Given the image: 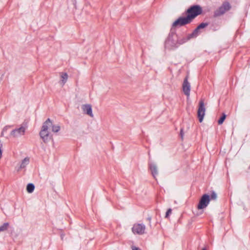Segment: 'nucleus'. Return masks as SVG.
<instances>
[{"label": "nucleus", "instance_id": "nucleus-1", "mask_svg": "<svg viewBox=\"0 0 250 250\" xmlns=\"http://www.w3.org/2000/svg\"><path fill=\"white\" fill-rule=\"evenodd\" d=\"M60 129V126L54 123L50 119H47L43 124L40 132V136L42 140L45 143H48L52 140L51 131L54 133L58 132Z\"/></svg>", "mask_w": 250, "mask_h": 250}, {"label": "nucleus", "instance_id": "nucleus-2", "mask_svg": "<svg viewBox=\"0 0 250 250\" xmlns=\"http://www.w3.org/2000/svg\"><path fill=\"white\" fill-rule=\"evenodd\" d=\"M202 8L199 5L191 6L187 10V16L191 21L193 19L202 13Z\"/></svg>", "mask_w": 250, "mask_h": 250}, {"label": "nucleus", "instance_id": "nucleus-3", "mask_svg": "<svg viewBox=\"0 0 250 250\" xmlns=\"http://www.w3.org/2000/svg\"><path fill=\"white\" fill-rule=\"evenodd\" d=\"M210 198L208 194H204L202 196L197 205V209L203 210L205 209L209 204Z\"/></svg>", "mask_w": 250, "mask_h": 250}, {"label": "nucleus", "instance_id": "nucleus-4", "mask_svg": "<svg viewBox=\"0 0 250 250\" xmlns=\"http://www.w3.org/2000/svg\"><path fill=\"white\" fill-rule=\"evenodd\" d=\"M146 230V226L143 224L136 223L133 225L132 231L135 234H143Z\"/></svg>", "mask_w": 250, "mask_h": 250}, {"label": "nucleus", "instance_id": "nucleus-5", "mask_svg": "<svg viewBox=\"0 0 250 250\" xmlns=\"http://www.w3.org/2000/svg\"><path fill=\"white\" fill-rule=\"evenodd\" d=\"M206 108L204 103L203 100H201L199 103V107L198 109V117L199 118V121L200 123H201L204 119V116L205 115Z\"/></svg>", "mask_w": 250, "mask_h": 250}, {"label": "nucleus", "instance_id": "nucleus-6", "mask_svg": "<svg viewBox=\"0 0 250 250\" xmlns=\"http://www.w3.org/2000/svg\"><path fill=\"white\" fill-rule=\"evenodd\" d=\"M191 21L187 16L186 17H181L173 22L172 26L173 27H178L188 24Z\"/></svg>", "mask_w": 250, "mask_h": 250}, {"label": "nucleus", "instance_id": "nucleus-7", "mask_svg": "<svg viewBox=\"0 0 250 250\" xmlns=\"http://www.w3.org/2000/svg\"><path fill=\"white\" fill-rule=\"evenodd\" d=\"M230 8V4L228 2H225L222 4V5L221 7H219V8L218 10H217L215 12L214 15L215 16H220L225 13L226 12L229 10Z\"/></svg>", "mask_w": 250, "mask_h": 250}, {"label": "nucleus", "instance_id": "nucleus-8", "mask_svg": "<svg viewBox=\"0 0 250 250\" xmlns=\"http://www.w3.org/2000/svg\"><path fill=\"white\" fill-rule=\"evenodd\" d=\"M26 129V126L25 125H22L19 128L13 130L10 133V135L13 137H17L20 135H23L24 134Z\"/></svg>", "mask_w": 250, "mask_h": 250}, {"label": "nucleus", "instance_id": "nucleus-9", "mask_svg": "<svg viewBox=\"0 0 250 250\" xmlns=\"http://www.w3.org/2000/svg\"><path fill=\"white\" fill-rule=\"evenodd\" d=\"M183 90L185 94L188 97L190 95V86L187 78L185 79L183 84Z\"/></svg>", "mask_w": 250, "mask_h": 250}, {"label": "nucleus", "instance_id": "nucleus-10", "mask_svg": "<svg viewBox=\"0 0 250 250\" xmlns=\"http://www.w3.org/2000/svg\"><path fill=\"white\" fill-rule=\"evenodd\" d=\"M83 109L84 112L90 117H93L91 106L89 104H85L83 105Z\"/></svg>", "mask_w": 250, "mask_h": 250}, {"label": "nucleus", "instance_id": "nucleus-11", "mask_svg": "<svg viewBox=\"0 0 250 250\" xmlns=\"http://www.w3.org/2000/svg\"><path fill=\"white\" fill-rule=\"evenodd\" d=\"M149 168L151 171V173L154 177H155V176L158 173L157 168L156 166L154 164H150L149 165Z\"/></svg>", "mask_w": 250, "mask_h": 250}, {"label": "nucleus", "instance_id": "nucleus-12", "mask_svg": "<svg viewBox=\"0 0 250 250\" xmlns=\"http://www.w3.org/2000/svg\"><path fill=\"white\" fill-rule=\"evenodd\" d=\"M28 159H24L23 160L19 167L18 168L17 171H20L22 169H24L28 164Z\"/></svg>", "mask_w": 250, "mask_h": 250}, {"label": "nucleus", "instance_id": "nucleus-13", "mask_svg": "<svg viewBox=\"0 0 250 250\" xmlns=\"http://www.w3.org/2000/svg\"><path fill=\"white\" fill-rule=\"evenodd\" d=\"M61 76V83L62 85H63L66 82L68 79V75L66 73L62 72L60 74Z\"/></svg>", "mask_w": 250, "mask_h": 250}, {"label": "nucleus", "instance_id": "nucleus-14", "mask_svg": "<svg viewBox=\"0 0 250 250\" xmlns=\"http://www.w3.org/2000/svg\"><path fill=\"white\" fill-rule=\"evenodd\" d=\"M35 188V187L32 184H29L27 186L26 189L28 192L31 193L32 192Z\"/></svg>", "mask_w": 250, "mask_h": 250}, {"label": "nucleus", "instance_id": "nucleus-15", "mask_svg": "<svg viewBox=\"0 0 250 250\" xmlns=\"http://www.w3.org/2000/svg\"><path fill=\"white\" fill-rule=\"evenodd\" d=\"M8 227L9 224L8 223H4L2 226L0 227V232L6 230Z\"/></svg>", "mask_w": 250, "mask_h": 250}, {"label": "nucleus", "instance_id": "nucleus-16", "mask_svg": "<svg viewBox=\"0 0 250 250\" xmlns=\"http://www.w3.org/2000/svg\"><path fill=\"white\" fill-rule=\"evenodd\" d=\"M198 31L199 30L197 28L195 29V30L193 32V33L188 36V39L196 37L198 35Z\"/></svg>", "mask_w": 250, "mask_h": 250}, {"label": "nucleus", "instance_id": "nucleus-17", "mask_svg": "<svg viewBox=\"0 0 250 250\" xmlns=\"http://www.w3.org/2000/svg\"><path fill=\"white\" fill-rule=\"evenodd\" d=\"M226 116L225 113L222 114V116L220 118V119L218 121V123L219 125H221L224 122L225 120Z\"/></svg>", "mask_w": 250, "mask_h": 250}, {"label": "nucleus", "instance_id": "nucleus-18", "mask_svg": "<svg viewBox=\"0 0 250 250\" xmlns=\"http://www.w3.org/2000/svg\"><path fill=\"white\" fill-rule=\"evenodd\" d=\"M207 26V23H202L201 24H200L197 27V28L198 29V30L200 29H201V28H205V27H206Z\"/></svg>", "mask_w": 250, "mask_h": 250}, {"label": "nucleus", "instance_id": "nucleus-19", "mask_svg": "<svg viewBox=\"0 0 250 250\" xmlns=\"http://www.w3.org/2000/svg\"><path fill=\"white\" fill-rule=\"evenodd\" d=\"M171 211H172V210L171 208H169L167 210V211L166 213V218H168L169 217V215L171 213Z\"/></svg>", "mask_w": 250, "mask_h": 250}, {"label": "nucleus", "instance_id": "nucleus-20", "mask_svg": "<svg viewBox=\"0 0 250 250\" xmlns=\"http://www.w3.org/2000/svg\"><path fill=\"white\" fill-rule=\"evenodd\" d=\"M216 198V194L214 192H212L211 195V198L212 199H215Z\"/></svg>", "mask_w": 250, "mask_h": 250}, {"label": "nucleus", "instance_id": "nucleus-21", "mask_svg": "<svg viewBox=\"0 0 250 250\" xmlns=\"http://www.w3.org/2000/svg\"><path fill=\"white\" fill-rule=\"evenodd\" d=\"M131 249L132 250H141L139 248H137L135 246H132Z\"/></svg>", "mask_w": 250, "mask_h": 250}, {"label": "nucleus", "instance_id": "nucleus-22", "mask_svg": "<svg viewBox=\"0 0 250 250\" xmlns=\"http://www.w3.org/2000/svg\"><path fill=\"white\" fill-rule=\"evenodd\" d=\"M10 126H5L4 128V130H7L8 129V128H9Z\"/></svg>", "mask_w": 250, "mask_h": 250}, {"label": "nucleus", "instance_id": "nucleus-23", "mask_svg": "<svg viewBox=\"0 0 250 250\" xmlns=\"http://www.w3.org/2000/svg\"><path fill=\"white\" fill-rule=\"evenodd\" d=\"M202 250H206V249H203Z\"/></svg>", "mask_w": 250, "mask_h": 250}]
</instances>
